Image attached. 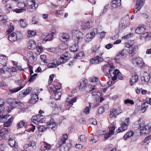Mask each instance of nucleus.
I'll use <instances>...</instances> for the list:
<instances>
[{"label": "nucleus", "instance_id": "72a5a7b5", "mask_svg": "<svg viewBox=\"0 0 151 151\" xmlns=\"http://www.w3.org/2000/svg\"><path fill=\"white\" fill-rule=\"evenodd\" d=\"M93 26V22L91 20H89L86 22L84 23L83 25V28L84 29H86L88 28H90Z\"/></svg>", "mask_w": 151, "mask_h": 151}, {"label": "nucleus", "instance_id": "5fc2aeb1", "mask_svg": "<svg viewBox=\"0 0 151 151\" xmlns=\"http://www.w3.org/2000/svg\"><path fill=\"white\" fill-rule=\"evenodd\" d=\"M5 146L6 144L4 142L0 139V151H3V149Z\"/></svg>", "mask_w": 151, "mask_h": 151}, {"label": "nucleus", "instance_id": "09e8293b", "mask_svg": "<svg viewBox=\"0 0 151 151\" xmlns=\"http://www.w3.org/2000/svg\"><path fill=\"white\" fill-rule=\"evenodd\" d=\"M56 31L55 30L53 29L52 30V31L50 34L48 33L49 35H50L49 37L48 38L46 39L45 41H50L52 39V38L54 36V35L56 33Z\"/></svg>", "mask_w": 151, "mask_h": 151}, {"label": "nucleus", "instance_id": "473e14b6", "mask_svg": "<svg viewBox=\"0 0 151 151\" xmlns=\"http://www.w3.org/2000/svg\"><path fill=\"white\" fill-rule=\"evenodd\" d=\"M142 81L143 80L146 83H148L149 81L150 82V76L146 72H145L142 78Z\"/></svg>", "mask_w": 151, "mask_h": 151}, {"label": "nucleus", "instance_id": "ea45409f", "mask_svg": "<svg viewBox=\"0 0 151 151\" xmlns=\"http://www.w3.org/2000/svg\"><path fill=\"white\" fill-rule=\"evenodd\" d=\"M20 24L21 27H25L28 25V23L26 19H20Z\"/></svg>", "mask_w": 151, "mask_h": 151}, {"label": "nucleus", "instance_id": "a211bd4d", "mask_svg": "<svg viewBox=\"0 0 151 151\" xmlns=\"http://www.w3.org/2000/svg\"><path fill=\"white\" fill-rule=\"evenodd\" d=\"M51 147V145L50 144L43 142L40 143V150L43 151L47 150H49L50 149Z\"/></svg>", "mask_w": 151, "mask_h": 151}, {"label": "nucleus", "instance_id": "2eb2a0df", "mask_svg": "<svg viewBox=\"0 0 151 151\" xmlns=\"http://www.w3.org/2000/svg\"><path fill=\"white\" fill-rule=\"evenodd\" d=\"M145 1V0H137L136 5V7L134 10L135 13H137L138 11L140 10L144 4Z\"/></svg>", "mask_w": 151, "mask_h": 151}, {"label": "nucleus", "instance_id": "f3484780", "mask_svg": "<svg viewBox=\"0 0 151 151\" xmlns=\"http://www.w3.org/2000/svg\"><path fill=\"white\" fill-rule=\"evenodd\" d=\"M77 98L76 97L72 98L71 96H69L66 100V104L67 106H72L73 103L76 102Z\"/></svg>", "mask_w": 151, "mask_h": 151}, {"label": "nucleus", "instance_id": "2f4dec72", "mask_svg": "<svg viewBox=\"0 0 151 151\" xmlns=\"http://www.w3.org/2000/svg\"><path fill=\"white\" fill-rule=\"evenodd\" d=\"M130 20L129 17L127 15L123 17L121 19L122 22H123L124 23L128 25L129 24Z\"/></svg>", "mask_w": 151, "mask_h": 151}, {"label": "nucleus", "instance_id": "3c124183", "mask_svg": "<svg viewBox=\"0 0 151 151\" xmlns=\"http://www.w3.org/2000/svg\"><path fill=\"white\" fill-rule=\"evenodd\" d=\"M25 122L24 120L20 121L17 124V128L19 129L24 127V126Z\"/></svg>", "mask_w": 151, "mask_h": 151}, {"label": "nucleus", "instance_id": "6e6d98bb", "mask_svg": "<svg viewBox=\"0 0 151 151\" xmlns=\"http://www.w3.org/2000/svg\"><path fill=\"white\" fill-rule=\"evenodd\" d=\"M32 90V88L30 87L27 88L25 90V91L23 92V95L26 96L29 94Z\"/></svg>", "mask_w": 151, "mask_h": 151}, {"label": "nucleus", "instance_id": "e433bc0d", "mask_svg": "<svg viewBox=\"0 0 151 151\" xmlns=\"http://www.w3.org/2000/svg\"><path fill=\"white\" fill-rule=\"evenodd\" d=\"M27 55L28 58L29 62L30 61L32 62H34V56L33 52L32 51H28L27 52Z\"/></svg>", "mask_w": 151, "mask_h": 151}, {"label": "nucleus", "instance_id": "6ab92c4d", "mask_svg": "<svg viewBox=\"0 0 151 151\" xmlns=\"http://www.w3.org/2000/svg\"><path fill=\"white\" fill-rule=\"evenodd\" d=\"M7 101L9 103L16 107L18 106V105H21V104H22L19 100L15 99L8 98L7 99Z\"/></svg>", "mask_w": 151, "mask_h": 151}, {"label": "nucleus", "instance_id": "bf43d9fd", "mask_svg": "<svg viewBox=\"0 0 151 151\" xmlns=\"http://www.w3.org/2000/svg\"><path fill=\"white\" fill-rule=\"evenodd\" d=\"M38 127L39 130L41 132H43L45 131L47 128V127H46L45 126L41 125H38Z\"/></svg>", "mask_w": 151, "mask_h": 151}, {"label": "nucleus", "instance_id": "c03bdc74", "mask_svg": "<svg viewBox=\"0 0 151 151\" xmlns=\"http://www.w3.org/2000/svg\"><path fill=\"white\" fill-rule=\"evenodd\" d=\"M0 63L4 66H5L6 65L7 62L6 57L5 55V56H4L3 57H0Z\"/></svg>", "mask_w": 151, "mask_h": 151}, {"label": "nucleus", "instance_id": "4d7b16f0", "mask_svg": "<svg viewBox=\"0 0 151 151\" xmlns=\"http://www.w3.org/2000/svg\"><path fill=\"white\" fill-rule=\"evenodd\" d=\"M28 36L29 37H32V36L35 35L36 34L35 31L32 30H29L28 31Z\"/></svg>", "mask_w": 151, "mask_h": 151}, {"label": "nucleus", "instance_id": "052dcab7", "mask_svg": "<svg viewBox=\"0 0 151 151\" xmlns=\"http://www.w3.org/2000/svg\"><path fill=\"white\" fill-rule=\"evenodd\" d=\"M65 142L66 141H65V140H64L63 139H61L59 140L58 142L56 144V146L57 147H60L62 145L65 144Z\"/></svg>", "mask_w": 151, "mask_h": 151}, {"label": "nucleus", "instance_id": "0e129e2a", "mask_svg": "<svg viewBox=\"0 0 151 151\" xmlns=\"http://www.w3.org/2000/svg\"><path fill=\"white\" fill-rule=\"evenodd\" d=\"M37 75V74L35 73L33 75L31 76L29 79L28 81L29 82H33L35 79Z\"/></svg>", "mask_w": 151, "mask_h": 151}, {"label": "nucleus", "instance_id": "f257e3e1", "mask_svg": "<svg viewBox=\"0 0 151 151\" xmlns=\"http://www.w3.org/2000/svg\"><path fill=\"white\" fill-rule=\"evenodd\" d=\"M69 59V57L65 55H62L57 60L55 59L53 62L49 63L47 65V67L49 68H53L59 65L61 63H64Z\"/></svg>", "mask_w": 151, "mask_h": 151}, {"label": "nucleus", "instance_id": "7ed1b4c3", "mask_svg": "<svg viewBox=\"0 0 151 151\" xmlns=\"http://www.w3.org/2000/svg\"><path fill=\"white\" fill-rule=\"evenodd\" d=\"M4 109L1 108L0 111V122H4V127H10L13 121L14 117H11L9 119L7 122H5V119H6L7 115H2L1 114L2 111H3Z\"/></svg>", "mask_w": 151, "mask_h": 151}, {"label": "nucleus", "instance_id": "a19ab883", "mask_svg": "<svg viewBox=\"0 0 151 151\" xmlns=\"http://www.w3.org/2000/svg\"><path fill=\"white\" fill-rule=\"evenodd\" d=\"M49 35L48 33H45L43 34L40 37V39L41 40H43L42 41V43H44L47 41H45L46 39L45 40L46 38H48L49 37Z\"/></svg>", "mask_w": 151, "mask_h": 151}, {"label": "nucleus", "instance_id": "680f3d73", "mask_svg": "<svg viewBox=\"0 0 151 151\" xmlns=\"http://www.w3.org/2000/svg\"><path fill=\"white\" fill-rule=\"evenodd\" d=\"M109 68H110L109 69V74H110L111 76H112L111 73L113 71V70H114V66L113 65V64L111 62L110 63Z\"/></svg>", "mask_w": 151, "mask_h": 151}, {"label": "nucleus", "instance_id": "0eeeda50", "mask_svg": "<svg viewBox=\"0 0 151 151\" xmlns=\"http://www.w3.org/2000/svg\"><path fill=\"white\" fill-rule=\"evenodd\" d=\"M27 3L29 6L27 10L29 12H33L38 7L35 0H27Z\"/></svg>", "mask_w": 151, "mask_h": 151}, {"label": "nucleus", "instance_id": "a878e982", "mask_svg": "<svg viewBox=\"0 0 151 151\" xmlns=\"http://www.w3.org/2000/svg\"><path fill=\"white\" fill-rule=\"evenodd\" d=\"M121 0H113L111 2L112 6L116 8L120 6H121Z\"/></svg>", "mask_w": 151, "mask_h": 151}, {"label": "nucleus", "instance_id": "8fccbe9b", "mask_svg": "<svg viewBox=\"0 0 151 151\" xmlns=\"http://www.w3.org/2000/svg\"><path fill=\"white\" fill-rule=\"evenodd\" d=\"M128 26V25L124 23L123 22H122V21L120 20L119 23V27L120 29H124L127 27Z\"/></svg>", "mask_w": 151, "mask_h": 151}, {"label": "nucleus", "instance_id": "4be33fe9", "mask_svg": "<svg viewBox=\"0 0 151 151\" xmlns=\"http://www.w3.org/2000/svg\"><path fill=\"white\" fill-rule=\"evenodd\" d=\"M8 39L9 40L12 42H15L17 40H18L16 33L13 32L10 34L8 36Z\"/></svg>", "mask_w": 151, "mask_h": 151}, {"label": "nucleus", "instance_id": "f704fd0d", "mask_svg": "<svg viewBox=\"0 0 151 151\" xmlns=\"http://www.w3.org/2000/svg\"><path fill=\"white\" fill-rule=\"evenodd\" d=\"M87 80H83L81 82L79 86L80 90L83 91L84 88L88 84Z\"/></svg>", "mask_w": 151, "mask_h": 151}, {"label": "nucleus", "instance_id": "a18cd8bd", "mask_svg": "<svg viewBox=\"0 0 151 151\" xmlns=\"http://www.w3.org/2000/svg\"><path fill=\"white\" fill-rule=\"evenodd\" d=\"M134 133V132L132 131H129L124 135V139L126 140L127 138L133 136Z\"/></svg>", "mask_w": 151, "mask_h": 151}, {"label": "nucleus", "instance_id": "9d476101", "mask_svg": "<svg viewBox=\"0 0 151 151\" xmlns=\"http://www.w3.org/2000/svg\"><path fill=\"white\" fill-rule=\"evenodd\" d=\"M103 54V52H101L99 54V55H97L94 58L91 59L90 60V63L92 64H97L103 62L104 60L103 58L100 57Z\"/></svg>", "mask_w": 151, "mask_h": 151}, {"label": "nucleus", "instance_id": "39448f33", "mask_svg": "<svg viewBox=\"0 0 151 151\" xmlns=\"http://www.w3.org/2000/svg\"><path fill=\"white\" fill-rule=\"evenodd\" d=\"M128 51L124 49L122 51L117 53L114 58V60L117 63H119V61L127 56Z\"/></svg>", "mask_w": 151, "mask_h": 151}, {"label": "nucleus", "instance_id": "864d4df0", "mask_svg": "<svg viewBox=\"0 0 151 151\" xmlns=\"http://www.w3.org/2000/svg\"><path fill=\"white\" fill-rule=\"evenodd\" d=\"M39 18L37 16H35L32 19V23L34 24H38L39 22Z\"/></svg>", "mask_w": 151, "mask_h": 151}, {"label": "nucleus", "instance_id": "dca6fc26", "mask_svg": "<svg viewBox=\"0 0 151 151\" xmlns=\"http://www.w3.org/2000/svg\"><path fill=\"white\" fill-rule=\"evenodd\" d=\"M142 61V59L139 57L134 58L132 60V64L135 66H140Z\"/></svg>", "mask_w": 151, "mask_h": 151}, {"label": "nucleus", "instance_id": "f8f14e48", "mask_svg": "<svg viewBox=\"0 0 151 151\" xmlns=\"http://www.w3.org/2000/svg\"><path fill=\"white\" fill-rule=\"evenodd\" d=\"M10 129H9L2 128L0 131V136L1 138L4 139L6 140L8 138V133H9Z\"/></svg>", "mask_w": 151, "mask_h": 151}, {"label": "nucleus", "instance_id": "7c9ffc66", "mask_svg": "<svg viewBox=\"0 0 151 151\" xmlns=\"http://www.w3.org/2000/svg\"><path fill=\"white\" fill-rule=\"evenodd\" d=\"M148 107V105L147 104L144 102L142 104L140 108L139 109V111L140 113H143L146 111Z\"/></svg>", "mask_w": 151, "mask_h": 151}, {"label": "nucleus", "instance_id": "338daca9", "mask_svg": "<svg viewBox=\"0 0 151 151\" xmlns=\"http://www.w3.org/2000/svg\"><path fill=\"white\" fill-rule=\"evenodd\" d=\"M38 119L37 115L33 116L31 119L32 121V122L36 124H38V122H37Z\"/></svg>", "mask_w": 151, "mask_h": 151}, {"label": "nucleus", "instance_id": "1a4fd4ad", "mask_svg": "<svg viewBox=\"0 0 151 151\" xmlns=\"http://www.w3.org/2000/svg\"><path fill=\"white\" fill-rule=\"evenodd\" d=\"M129 122V118L126 119L122 123L121 127L118 128V132H122L127 130L128 128V125Z\"/></svg>", "mask_w": 151, "mask_h": 151}, {"label": "nucleus", "instance_id": "6e6552de", "mask_svg": "<svg viewBox=\"0 0 151 151\" xmlns=\"http://www.w3.org/2000/svg\"><path fill=\"white\" fill-rule=\"evenodd\" d=\"M139 38L142 42H151V32H146L143 33L140 35Z\"/></svg>", "mask_w": 151, "mask_h": 151}, {"label": "nucleus", "instance_id": "e2e57ef3", "mask_svg": "<svg viewBox=\"0 0 151 151\" xmlns=\"http://www.w3.org/2000/svg\"><path fill=\"white\" fill-rule=\"evenodd\" d=\"M29 146L32 147L34 149L36 148L37 146L36 145V143L33 141H30L29 143Z\"/></svg>", "mask_w": 151, "mask_h": 151}, {"label": "nucleus", "instance_id": "13d9d810", "mask_svg": "<svg viewBox=\"0 0 151 151\" xmlns=\"http://www.w3.org/2000/svg\"><path fill=\"white\" fill-rule=\"evenodd\" d=\"M116 70L119 71V70L116 69L113 72V75H114V76L112 77V80L113 81H115L116 80L117 78V76L118 75V74H119V73H117V72H116L115 73V72Z\"/></svg>", "mask_w": 151, "mask_h": 151}, {"label": "nucleus", "instance_id": "aec40b11", "mask_svg": "<svg viewBox=\"0 0 151 151\" xmlns=\"http://www.w3.org/2000/svg\"><path fill=\"white\" fill-rule=\"evenodd\" d=\"M60 40L63 42L67 41L69 38V35L67 33H62L59 35Z\"/></svg>", "mask_w": 151, "mask_h": 151}, {"label": "nucleus", "instance_id": "393cba45", "mask_svg": "<svg viewBox=\"0 0 151 151\" xmlns=\"http://www.w3.org/2000/svg\"><path fill=\"white\" fill-rule=\"evenodd\" d=\"M8 144L10 146L15 148H17L18 147L17 143L16 142L14 139L12 138L9 139Z\"/></svg>", "mask_w": 151, "mask_h": 151}, {"label": "nucleus", "instance_id": "5701e85b", "mask_svg": "<svg viewBox=\"0 0 151 151\" xmlns=\"http://www.w3.org/2000/svg\"><path fill=\"white\" fill-rule=\"evenodd\" d=\"M38 100L37 94L36 93L32 94L31 99L29 100V102L30 104H35Z\"/></svg>", "mask_w": 151, "mask_h": 151}, {"label": "nucleus", "instance_id": "37998d69", "mask_svg": "<svg viewBox=\"0 0 151 151\" xmlns=\"http://www.w3.org/2000/svg\"><path fill=\"white\" fill-rule=\"evenodd\" d=\"M110 65V63H108L104 65L102 67V69L104 73H106L108 75L109 74L107 72V71L109 68Z\"/></svg>", "mask_w": 151, "mask_h": 151}, {"label": "nucleus", "instance_id": "c756f323", "mask_svg": "<svg viewBox=\"0 0 151 151\" xmlns=\"http://www.w3.org/2000/svg\"><path fill=\"white\" fill-rule=\"evenodd\" d=\"M94 33H88L85 38V40L86 42H89L91 41L92 39L94 37Z\"/></svg>", "mask_w": 151, "mask_h": 151}, {"label": "nucleus", "instance_id": "58836bf2", "mask_svg": "<svg viewBox=\"0 0 151 151\" xmlns=\"http://www.w3.org/2000/svg\"><path fill=\"white\" fill-rule=\"evenodd\" d=\"M37 117V122H38V124L40 123H42L45 121V117L41 114H38Z\"/></svg>", "mask_w": 151, "mask_h": 151}, {"label": "nucleus", "instance_id": "412c9836", "mask_svg": "<svg viewBox=\"0 0 151 151\" xmlns=\"http://www.w3.org/2000/svg\"><path fill=\"white\" fill-rule=\"evenodd\" d=\"M36 47V42L34 40L31 39L29 40L27 45V47L29 49L34 50Z\"/></svg>", "mask_w": 151, "mask_h": 151}, {"label": "nucleus", "instance_id": "b1692460", "mask_svg": "<svg viewBox=\"0 0 151 151\" xmlns=\"http://www.w3.org/2000/svg\"><path fill=\"white\" fill-rule=\"evenodd\" d=\"M17 5L18 7L20 8L19 9H17L21 10L20 11L21 12H20V13L26 11V9H24V8H25L26 6L24 3L19 2L18 3Z\"/></svg>", "mask_w": 151, "mask_h": 151}, {"label": "nucleus", "instance_id": "c85d7f7f", "mask_svg": "<svg viewBox=\"0 0 151 151\" xmlns=\"http://www.w3.org/2000/svg\"><path fill=\"white\" fill-rule=\"evenodd\" d=\"M138 76L136 73H135L132 76L130 80V82L131 85L137 82L138 80Z\"/></svg>", "mask_w": 151, "mask_h": 151}, {"label": "nucleus", "instance_id": "79ce46f5", "mask_svg": "<svg viewBox=\"0 0 151 151\" xmlns=\"http://www.w3.org/2000/svg\"><path fill=\"white\" fill-rule=\"evenodd\" d=\"M63 111L61 109V107L59 106V107H57L55 108L53 111H52L53 114H58L60 112H62Z\"/></svg>", "mask_w": 151, "mask_h": 151}, {"label": "nucleus", "instance_id": "774afa93", "mask_svg": "<svg viewBox=\"0 0 151 151\" xmlns=\"http://www.w3.org/2000/svg\"><path fill=\"white\" fill-rule=\"evenodd\" d=\"M79 139L81 141L83 142H85L86 141L87 138L84 135H81Z\"/></svg>", "mask_w": 151, "mask_h": 151}, {"label": "nucleus", "instance_id": "bb28decb", "mask_svg": "<svg viewBox=\"0 0 151 151\" xmlns=\"http://www.w3.org/2000/svg\"><path fill=\"white\" fill-rule=\"evenodd\" d=\"M2 10L0 9V21L1 23L5 24L7 22V17L2 14Z\"/></svg>", "mask_w": 151, "mask_h": 151}, {"label": "nucleus", "instance_id": "cd10ccee", "mask_svg": "<svg viewBox=\"0 0 151 151\" xmlns=\"http://www.w3.org/2000/svg\"><path fill=\"white\" fill-rule=\"evenodd\" d=\"M95 86L87 84L86 86L84 88L83 91H85L87 92L91 91L96 89Z\"/></svg>", "mask_w": 151, "mask_h": 151}, {"label": "nucleus", "instance_id": "69168bd1", "mask_svg": "<svg viewBox=\"0 0 151 151\" xmlns=\"http://www.w3.org/2000/svg\"><path fill=\"white\" fill-rule=\"evenodd\" d=\"M14 26L12 25H11L9 26V29L7 30L6 32L8 34L10 33L14 30Z\"/></svg>", "mask_w": 151, "mask_h": 151}, {"label": "nucleus", "instance_id": "49530a36", "mask_svg": "<svg viewBox=\"0 0 151 151\" xmlns=\"http://www.w3.org/2000/svg\"><path fill=\"white\" fill-rule=\"evenodd\" d=\"M75 44L72 45L70 47V50L71 51L75 52L77 51L78 50V48L77 44L75 43Z\"/></svg>", "mask_w": 151, "mask_h": 151}, {"label": "nucleus", "instance_id": "c9c22d12", "mask_svg": "<svg viewBox=\"0 0 151 151\" xmlns=\"http://www.w3.org/2000/svg\"><path fill=\"white\" fill-rule=\"evenodd\" d=\"M145 29V28L144 27H139L136 29L135 31L136 33L141 35L143 33Z\"/></svg>", "mask_w": 151, "mask_h": 151}, {"label": "nucleus", "instance_id": "20e7f679", "mask_svg": "<svg viewBox=\"0 0 151 151\" xmlns=\"http://www.w3.org/2000/svg\"><path fill=\"white\" fill-rule=\"evenodd\" d=\"M137 122L139 125V129L140 133L141 134L146 133L148 131L147 129L148 128V124H145V122L142 120L141 119H139Z\"/></svg>", "mask_w": 151, "mask_h": 151}, {"label": "nucleus", "instance_id": "9b49d317", "mask_svg": "<svg viewBox=\"0 0 151 151\" xmlns=\"http://www.w3.org/2000/svg\"><path fill=\"white\" fill-rule=\"evenodd\" d=\"M47 128L53 130L56 129L58 127L57 123L52 118L51 119L50 121L47 122Z\"/></svg>", "mask_w": 151, "mask_h": 151}, {"label": "nucleus", "instance_id": "603ef678", "mask_svg": "<svg viewBox=\"0 0 151 151\" xmlns=\"http://www.w3.org/2000/svg\"><path fill=\"white\" fill-rule=\"evenodd\" d=\"M61 84L60 85L59 87L58 88H55V86H51L50 88V89H49V91L50 92L51 91H55L57 90H60L61 87Z\"/></svg>", "mask_w": 151, "mask_h": 151}, {"label": "nucleus", "instance_id": "4c0bfd02", "mask_svg": "<svg viewBox=\"0 0 151 151\" xmlns=\"http://www.w3.org/2000/svg\"><path fill=\"white\" fill-rule=\"evenodd\" d=\"M61 95V93L59 92H55L52 95V97L56 100L59 99Z\"/></svg>", "mask_w": 151, "mask_h": 151}, {"label": "nucleus", "instance_id": "4468645a", "mask_svg": "<svg viewBox=\"0 0 151 151\" xmlns=\"http://www.w3.org/2000/svg\"><path fill=\"white\" fill-rule=\"evenodd\" d=\"M122 112V110L120 107H118L116 109H113L110 110V116L112 117L116 115H117Z\"/></svg>", "mask_w": 151, "mask_h": 151}, {"label": "nucleus", "instance_id": "423d86ee", "mask_svg": "<svg viewBox=\"0 0 151 151\" xmlns=\"http://www.w3.org/2000/svg\"><path fill=\"white\" fill-rule=\"evenodd\" d=\"M24 81L22 79H20L15 81V83L16 84H18L19 85H21L20 86L13 88H10L9 89V91L12 93H14L20 90L26 84V83H25L24 84H23L22 85Z\"/></svg>", "mask_w": 151, "mask_h": 151}, {"label": "nucleus", "instance_id": "de8ad7c7", "mask_svg": "<svg viewBox=\"0 0 151 151\" xmlns=\"http://www.w3.org/2000/svg\"><path fill=\"white\" fill-rule=\"evenodd\" d=\"M109 132L110 133H111L112 134H114V130L115 129V126L114 123L113 122L109 126Z\"/></svg>", "mask_w": 151, "mask_h": 151}, {"label": "nucleus", "instance_id": "f03ea898", "mask_svg": "<svg viewBox=\"0 0 151 151\" xmlns=\"http://www.w3.org/2000/svg\"><path fill=\"white\" fill-rule=\"evenodd\" d=\"M73 40L76 44L81 42L83 40L82 33L79 30H73L72 32Z\"/></svg>", "mask_w": 151, "mask_h": 151}, {"label": "nucleus", "instance_id": "ddd939ff", "mask_svg": "<svg viewBox=\"0 0 151 151\" xmlns=\"http://www.w3.org/2000/svg\"><path fill=\"white\" fill-rule=\"evenodd\" d=\"M6 8L7 10L9 11H12L16 13H20V12H21L20 11L21 10L17 9V8H15L12 3L7 4L6 5Z\"/></svg>", "mask_w": 151, "mask_h": 151}]
</instances>
